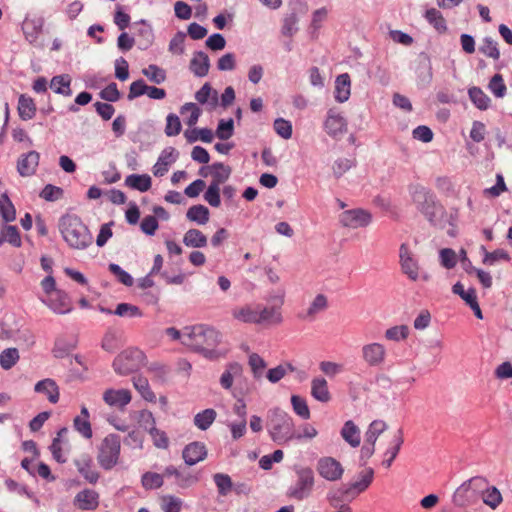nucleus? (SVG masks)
Returning <instances> with one entry per match:
<instances>
[{"instance_id": "f257e3e1", "label": "nucleus", "mask_w": 512, "mask_h": 512, "mask_svg": "<svg viewBox=\"0 0 512 512\" xmlns=\"http://www.w3.org/2000/svg\"><path fill=\"white\" fill-rule=\"evenodd\" d=\"M219 341V332L205 325L185 328L182 337V343L185 346L202 353L205 357H211L214 354Z\"/></svg>"}, {"instance_id": "f03ea898", "label": "nucleus", "mask_w": 512, "mask_h": 512, "mask_svg": "<svg viewBox=\"0 0 512 512\" xmlns=\"http://www.w3.org/2000/svg\"><path fill=\"white\" fill-rule=\"evenodd\" d=\"M59 230L72 249L83 250L93 242V236L88 227L76 215L62 216L59 221Z\"/></svg>"}, {"instance_id": "7ed1b4c3", "label": "nucleus", "mask_w": 512, "mask_h": 512, "mask_svg": "<svg viewBox=\"0 0 512 512\" xmlns=\"http://www.w3.org/2000/svg\"><path fill=\"white\" fill-rule=\"evenodd\" d=\"M267 430L271 439L279 445H284L295 437V425L292 417L278 408L268 412Z\"/></svg>"}, {"instance_id": "20e7f679", "label": "nucleus", "mask_w": 512, "mask_h": 512, "mask_svg": "<svg viewBox=\"0 0 512 512\" xmlns=\"http://www.w3.org/2000/svg\"><path fill=\"white\" fill-rule=\"evenodd\" d=\"M121 440L116 434L107 435L98 447L97 461L104 470H111L118 463Z\"/></svg>"}, {"instance_id": "39448f33", "label": "nucleus", "mask_w": 512, "mask_h": 512, "mask_svg": "<svg viewBox=\"0 0 512 512\" xmlns=\"http://www.w3.org/2000/svg\"><path fill=\"white\" fill-rule=\"evenodd\" d=\"M145 360L144 353L137 348H129L121 352L113 361L114 371L122 376L139 370Z\"/></svg>"}, {"instance_id": "423d86ee", "label": "nucleus", "mask_w": 512, "mask_h": 512, "mask_svg": "<svg viewBox=\"0 0 512 512\" xmlns=\"http://www.w3.org/2000/svg\"><path fill=\"white\" fill-rule=\"evenodd\" d=\"M315 483L311 468L305 467L297 471V480L289 490V497L301 501L310 496Z\"/></svg>"}, {"instance_id": "0eeeda50", "label": "nucleus", "mask_w": 512, "mask_h": 512, "mask_svg": "<svg viewBox=\"0 0 512 512\" xmlns=\"http://www.w3.org/2000/svg\"><path fill=\"white\" fill-rule=\"evenodd\" d=\"M399 264L401 272L410 280L417 281L419 279L420 266L407 243H402L399 247Z\"/></svg>"}, {"instance_id": "6e6552de", "label": "nucleus", "mask_w": 512, "mask_h": 512, "mask_svg": "<svg viewBox=\"0 0 512 512\" xmlns=\"http://www.w3.org/2000/svg\"><path fill=\"white\" fill-rule=\"evenodd\" d=\"M318 474L327 481H338L342 478L344 468L342 464L333 457H321L316 464Z\"/></svg>"}, {"instance_id": "1a4fd4ad", "label": "nucleus", "mask_w": 512, "mask_h": 512, "mask_svg": "<svg viewBox=\"0 0 512 512\" xmlns=\"http://www.w3.org/2000/svg\"><path fill=\"white\" fill-rule=\"evenodd\" d=\"M387 352L383 344L378 342L368 343L361 348V357L370 367H379L384 364Z\"/></svg>"}, {"instance_id": "9d476101", "label": "nucleus", "mask_w": 512, "mask_h": 512, "mask_svg": "<svg viewBox=\"0 0 512 512\" xmlns=\"http://www.w3.org/2000/svg\"><path fill=\"white\" fill-rule=\"evenodd\" d=\"M339 220L344 227L357 229L368 226L372 221V216L366 210L351 209L341 213Z\"/></svg>"}, {"instance_id": "9b49d317", "label": "nucleus", "mask_w": 512, "mask_h": 512, "mask_svg": "<svg viewBox=\"0 0 512 512\" xmlns=\"http://www.w3.org/2000/svg\"><path fill=\"white\" fill-rule=\"evenodd\" d=\"M166 478H174V485L180 489H187L195 485L199 481L197 474L189 471L181 470L174 465H168L164 468Z\"/></svg>"}, {"instance_id": "f8f14e48", "label": "nucleus", "mask_w": 512, "mask_h": 512, "mask_svg": "<svg viewBox=\"0 0 512 512\" xmlns=\"http://www.w3.org/2000/svg\"><path fill=\"white\" fill-rule=\"evenodd\" d=\"M208 451L203 442L194 441L187 444L182 451V458L186 465L194 466L207 458Z\"/></svg>"}, {"instance_id": "ddd939ff", "label": "nucleus", "mask_w": 512, "mask_h": 512, "mask_svg": "<svg viewBox=\"0 0 512 512\" xmlns=\"http://www.w3.org/2000/svg\"><path fill=\"white\" fill-rule=\"evenodd\" d=\"M410 192L413 203L416 205L417 209L424 214H429L435 204L433 194L419 185L411 187Z\"/></svg>"}, {"instance_id": "4468645a", "label": "nucleus", "mask_w": 512, "mask_h": 512, "mask_svg": "<svg viewBox=\"0 0 512 512\" xmlns=\"http://www.w3.org/2000/svg\"><path fill=\"white\" fill-rule=\"evenodd\" d=\"M42 301L57 314H66L72 310L71 300L62 290L54 292Z\"/></svg>"}, {"instance_id": "2eb2a0df", "label": "nucleus", "mask_w": 512, "mask_h": 512, "mask_svg": "<svg viewBox=\"0 0 512 512\" xmlns=\"http://www.w3.org/2000/svg\"><path fill=\"white\" fill-rule=\"evenodd\" d=\"M230 172V168L222 162H216L212 165L203 166L199 170L201 176L212 177L211 184H216L217 186H220V184L227 180Z\"/></svg>"}, {"instance_id": "dca6fc26", "label": "nucleus", "mask_w": 512, "mask_h": 512, "mask_svg": "<svg viewBox=\"0 0 512 512\" xmlns=\"http://www.w3.org/2000/svg\"><path fill=\"white\" fill-rule=\"evenodd\" d=\"M131 392L127 389H107L103 393V400L109 406L123 408L130 403Z\"/></svg>"}, {"instance_id": "f3484780", "label": "nucleus", "mask_w": 512, "mask_h": 512, "mask_svg": "<svg viewBox=\"0 0 512 512\" xmlns=\"http://www.w3.org/2000/svg\"><path fill=\"white\" fill-rule=\"evenodd\" d=\"M195 99L198 103L207 105L209 110L215 109L219 104L218 92L209 83H205L195 93Z\"/></svg>"}, {"instance_id": "a211bd4d", "label": "nucleus", "mask_w": 512, "mask_h": 512, "mask_svg": "<svg viewBox=\"0 0 512 512\" xmlns=\"http://www.w3.org/2000/svg\"><path fill=\"white\" fill-rule=\"evenodd\" d=\"M404 443V435L403 430L398 429L394 434L390 442V447L384 453V460L382 461V465L385 468H390L393 461L397 457L402 444Z\"/></svg>"}, {"instance_id": "6ab92c4d", "label": "nucleus", "mask_w": 512, "mask_h": 512, "mask_svg": "<svg viewBox=\"0 0 512 512\" xmlns=\"http://www.w3.org/2000/svg\"><path fill=\"white\" fill-rule=\"evenodd\" d=\"M328 308V298L324 294H317L311 301L310 305L304 310L299 317L304 320L312 321L316 316L324 312Z\"/></svg>"}, {"instance_id": "aec40b11", "label": "nucleus", "mask_w": 512, "mask_h": 512, "mask_svg": "<svg viewBox=\"0 0 512 512\" xmlns=\"http://www.w3.org/2000/svg\"><path fill=\"white\" fill-rule=\"evenodd\" d=\"M78 472L89 482L95 484L99 479V473L93 468V462L89 455H83L75 460Z\"/></svg>"}, {"instance_id": "412c9836", "label": "nucleus", "mask_w": 512, "mask_h": 512, "mask_svg": "<svg viewBox=\"0 0 512 512\" xmlns=\"http://www.w3.org/2000/svg\"><path fill=\"white\" fill-rule=\"evenodd\" d=\"M256 309V324L274 323L275 325H278L282 322V314L279 308L256 305Z\"/></svg>"}, {"instance_id": "4be33fe9", "label": "nucleus", "mask_w": 512, "mask_h": 512, "mask_svg": "<svg viewBox=\"0 0 512 512\" xmlns=\"http://www.w3.org/2000/svg\"><path fill=\"white\" fill-rule=\"evenodd\" d=\"M374 478V471L372 468H367L360 472L359 480L351 483L346 489V494H359L364 492L372 483Z\"/></svg>"}, {"instance_id": "5701e85b", "label": "nucleus", "mask_w": 512, "mask_h": 512, "mask_svg": "<svg viewBox=\"0 0 512 512\" xmlns=\"http://www.w3.org/2000/svg\"><path fill=\"white\" fill-rule=\"evenodd\" d=\"M311 395L312 397L322 403H327L331 400V393L329 392L328 383L323 377H315L311 381Z\"/></svg>"}, {"instance_id": "b1692460", "label": "nucleus", "mask_w": 512, "mask_h": 512, "mask_svg": "<svg viewBox=\"0 0 512 512\" xmlns=\"http://www.w3.org/2000/svg\"><path fill=\"white\" fill-rule=\"evenodd\" d=\"M210 68V60L208 55L203 51L194 54L190 61V70L197 77H204L208 74Z\"/></svg>"}, {"instance_id": "393cba45", "label": "nucleus", "mask_w": 512, "mask_h": 512, "mask_svg": "<svg viewBox=\"0 0 512 512\" xmlns=\"http://www.w3.org/2000/svg\"><path fill=\"white\" fill-rule=\"evenodd\" d=\"M89 418L90 414L87 407L82 406L80 415L76 416L73 420L75 430L86 439H90L93 435Z\"/></svg>"}, {"instance_id": "a878e982", "label": "nucleus", "mask_w": 512, "mask_h": 512, "mask_svg": "<svg viewBox=\"0 0 512 512\" xmlns=\"http://www.w3.org/2000/svg\"><path fill=\"white\" fill-rule=\"evenodd\" d=\"M324 126L329 135L336 136L345 131L346 121L340 114L329 110Z\"/></svg>"}, {"instance_id": "bb28decb", "label": "nucleus", "mask_w": 512, "mask_h": 512, "mask_svg": "<svg viewBox=\"0 0 512 512\" xmlns=\"http://www.w3.org/2000/svg\"><path fill=\"white\" fill-rule=\"evenodd\" d=\"M34 390L37 393L45 394L48 400L53 404L57 403L59 400V388L56 382L50 378L37 382Z\"/></svg>"}, {"instance_id": "cd10ccee", "label": "nucleus", "mask_w": 512, "mask_h": 512, "mask_svg": "<svg viewBox=\"0 0 512 512\" xmlns=\"http://www.w3.org/2000/svg\"><path fill=\"white\" fill-rule=\"evenodd\" d=\"M233 319L242 322L256 324L257 309L253 305L236 306L231 311Z\"/></svg>"}, {"instance_id": "c85d7f7f", "label": "nucleus", "mask_w": 512, "mask_h": 512, "mask_svg": "<svg viewBox=\"0 0 512 512\" xmlns=\"http://www.w3.org/2000/svg\"><path fill=\"white\" fill-rule=\"evenodd\" d=\"M98 493L85 489L75 496L76 505L82 510H92L98 506Z\"/></svg>"}, {"instance_id": "c756f323", "label": "nucleus", "mask_w": 512, "mask_h": 512, "mask_svg": "<svg viewBox=\"0 0 512 512\" xmlns=\"http://www.w3.org/2000/svg\"><path fill=\"white\" fill-rule=\"evenodd\" d=\"M351 81L347 73L340 74L335 81V99L343 103L350 97Z\"/></svg>"}, {"instance_id": "7c9ffc66", "label": "nucleus", "mask_w": 512, "mask_h": 512, "mask_svg": "<svg viewBox=\"0 0 512 512\" xmlns=\"http://www.w3.org/2000/svg\"><path fill=\"white\" fill-rule=\"evenodd\" d=\"M341 436L348 444L354 448L360 445V429L352 420H348L344 423L341 429Z\"/></svg>"}, {"instance_id": "2f4dec72", "label": "nucleus", "mask_w": 512, "mask_h": 512, "mask_svg": "<svg viewBox=\"0 0 512 512\" xmlns=\"http://www.w3.org/2000/svg\"><path fill=\"white\" fill-rule=\"evenodd\" d=\"M206 235L198 229H189L183 236V243L191 248H203L207 246Z\"/></svg>"}, {"instance_id": "473e14b6", "label": "nucleus", "mask_w": 512, "mask_h": 512, "mask_svg": "<svg viewBox=\"0 0 512 512\" xmlns=\"http://www.w3.org/2000/svg\"><path fill=\"white\" fill-rule=\"evenodd\" d=\"M18 114L24 121L30 120L35 116L36 106L31 97L24 94L20 95L18 100Z\"/></svg>"}, {"instance_id": "72a5a7b5", "label": "nucleus", "mask_w": 512, "mask_h": 512, "mask_svg": "<svg viewBox=\"0 0 512 512\" xmlns=\"http://www.w3.org/2000/svg\"><path fill=\"white\" fill-rule=\"evenodd\" d=\"M71 77L68 74L54 76L50 82V88L57 94L71 96Z\"/></svg>"}, {"instance_id": "f704fd0d", "label": "nucleus", "mask_w": 512, "mask_h": 512, "mask_svg": "<svg viewBox=\"0 0 512 512\" xmlns=\"http://www.w3.org/2000/svg\"><path fill=\"white\" fill-rule=\"evenodd\" d=\"M42 20L40 19H25L22 25V30L25 38L30 43H35L42 30Z\"/></svg>"}, {"instance_id": "c9c22d12", "label": "nucleus", "mask_w": 512, "mask_h": 512, "mask_svg": "<svg viewBox=\"0 0 512 512\" xmlns=\"http://www.w3.org/2000/svg\"><path fill=\"white\" fill-rule=\"evenodd\" d=\"M125 184L132 189L146 192L151 188V177L147 174H132L125 179Z\"/></svg>"}, {"instance_id": "e433bc0d", "label": "nucleus", "mask_w": 512, "mask_h": 512, "mask_svg": "<svg viewBox=\"0 0 512 512\" xmlns=\"http://www.w3.org/2000/svg\"><path fill=\"white\" fill-rule=\"evenodd\" d=\"M134 388L139 392V394L148 402H156V395L151 390L149 382L147 378L143 376H135L132 379Z\"/></svg>"}, {"instance_id": "4c0bfd02", "label": "nucleus", "mask_w": 512, "mask_h": 512, "mask_svg": "<svg viewBox=\"0 0 512 512\" xmlns=\"http://www.w3.org/2000/svg\"><path fill=\"white\" fill-rule=\"evenodd\" d=\"M299 18L295 11L287 13L282 19L281 34L292 38L299 30Z\"/></svg>"}, {"instance_id": "58836bf2", "label": "nucleus", "mask_w": 512, "mask_h": 512, "mask_svg": "<svg viewBox=\"0 0 512 512\" xmlns=\"http://www.w3.org/2000/svg\"><path fill=\"white\" fill-rule=\"evenodd\" d=\"M184 136L188 143H194L198 140H201L206 143H210L214 138V134H213L212 130L208 129V128L187 129L184 132Z\"/></svg>"}, {"instance_id": "ea45409f", "label": "nucleus", "mask_w": 512, "mask_h": 512, "mask_svg": "<svg viewBox=\"0 0 512 512\" xmlns=\"http://www.w3.org/2000/svg\"><path fill=\"white\" fill-rule=\"evenodd\" d=\"M209 214V209L206 206L199 204L191 206L186 213V217L192 222L204 225L209 221Z\"/></svg>"}, {"instance_id": "a19ab883", "label": "nucleus", "mask_w": 512, "mask_h": 512, "mask_svg": "<svg viewBox=\"0 0 512 512\" xmlns=\"http://www.w3.org/2000/svg\"><path fill=\"white\" fill-rule=\"evenodd\" d=\"M165 478L164 470L162 473L145 472L141 477V483L146 490L159 489L163 486Z\"/></svg>"}, {"instance_id": "79ce46f5", "label": "nucleus", "mask_w": 512, "mask_h": 512, "mask_svg": "<svg viewBox=\"0 0 512 512\" xmlns=\"http://www.w3.org/2000/svg\"><path fill=\"white\" fill-rule=\"evenodd\" d=\"M475 500L476 496L472 493L466 482L460 485L453 495V502L458 506H466Z\"/></svg>"}, {"instance_id": "37998d69", "label": "nucleus", "mask_w": 512, "mask_h": 512, "mask_svg": "<svg viewBox=\"0 0 512 512\" xmlns=\"http://www.w3.org/2000/svg\"><path fill=\"white\" fill-rule=\"evenodd\" d=\"M102 311H104L108 314H115L120 317L133 318V317H142L143 316V313L139 309V307L132 305L130 303H119L116 306V309L114 311L104 310V309H102Z\"/></svg>"}, {"instance_id": "c03bdc74", "label": "nucleus", "mask_w": 512, "mask_h": 512, "mask_svg": "<svg viewBox=\"0 0 512 512\" xmlns=\"http://www.w3.org/2000/svg\"><path fill=\"white\" fill-rule=\"evenodd\" d=\"M242 372V367L238 363H231L227 366L220 377V385L224 389H230L233 385L234 378Z\"/></svg>"}, {"instance_id": "a18cd8bd", "label": "nucleus", "mask_w": 512, "mask_h": 512, "mask_svg": "<svg viewBox=\"0 0 512 512\" xmlns=\"http://www.w3.org/2000/svg\"><path fill=\"white\" fill-rule=\"evenodd\" d=\"M217 413L214 409L208 408L199 413L194 417V424L200 430H207L212 423L215 421Z\"/></svg>"}, {"instance_id": "49530a36", "label": "nucleus", "mask_w": 512, "mask_h": 512, "mask_svg": "<svg viewBox=\"0 0 512 512\" xmlns=\"http://www.w3.org/2000/svg\"><path fill=\"white\" fill-rule=\"evenodd\" d=\"M388 428V425L383 420H374L370 423L367 431L365 432V442L376 444L378 437Z\"/></svg>"}, {"instance_id": "de8ad7c7", "label": "nucleus", "mask_w": 512, "mask_h": 512, "mask_svg": "<svg viewBox=\"0 0 512 512\" xmlns=\"http://www.w3.org/2000/svg\"><path fill=\"white\" fill-rule=\"evenodd\" d=\"M468 95L472 103L480 110L488 109L490 98L479 87H471L468 89Z\"/></svg>"}, {"instance_id": "09e8293b", "label": "nucleus", "mask_w": 512, "mask_h": 512, "mask_svg": "<svg viewBox=\"0 0 512 512\" xmlns=\"http://www.w3.org/2000/svg\"><path fill=\"white\" fill-rule=\"evenodd\" d=\"M425 19L431 24L438 32L442 33L447 30L446 21L442 13L435 9L430 8L425 13Z\"/></svg>"}, {"instance_id": "8fccbe9b", "label": "nucleus", "mask_w": 512, "mask_h": 512, "mask_svg": "<svg viewBox=\"0 0 512 512\" xmlns=\"http://www.w3.org/2000/svg\"><path fill=\"white\" fill-rule=\"evenodd\" d=\"M248 364L251 368L254 379L260 380L263 377L264 371L267 367L265 360L257 353H252L249 356Z\"/></svg>"}, {"instance_id": "3c124183", "label": "nucleus", "mask_w": 512, "mask_h": 512, "mask_svg": "<svg viewBox=\"0 0 512 512\" xmlns=\"http://www.w3.org/2000/svg\"><path fill=\"white\" fill-rule=\"evenodd\" d=\"M484 252L483 263L485 265L493 266L498 261H509V254L503 249H496L493 252H488L484 246L481 247Z\"/></svg>"}, {"instance_id": "603ef678", "label": "nucleus", "mask_w": 512, "mask_h": 512, "mask_svg": "<svg viewBox=\"0 0 512 512\" xmlns=\"http://www.w3.org/2000/svg\"><path fill=\"white\" fill-rule=\"evenodd\" d=\"M180 112L182 115L189 113L188 117L185 118V124L189 126L191 129L194 128L201 115V110L199 109V107L195 103H185L181 107Z\"/></svg>"}, {"instance_id": "864d4df0", "label": "nucleus", "mask_w": 512, "mask_h": 512, "mask_svg": "<svg viewBox=\"0 0 512 512\" xmlns=\"http://www.w3.org/2000/svg\"><path fill=\"white\" fill-rule=\"evenodd\" d=\"M183 501L173 495H163L160 497V507L164 512H180Z\"/></svg>"}, {"instance_id": "5fc2aeb1", "label": "nucleus", "mask_w": 512, "mask_h": 512, "mask_svg": "<svg viewBox=\"0 0 512 512\" xmlns=\"http://www.w3.org/2000/svg\"><path fill=\"white\" fill-rule=\"evenodd\" d=\"M19 360V352L16 348H7L0 353V366L4 370L11 369Z\"/></svg>"}, {"instance_id": "6e6d98bb", "label": "nucleus", "mask_w": 512, "mask_h": 512, "mask_svg": "<svg viewBox=\"0 0 512 512\" xmlns=\"http://www.w3.org/2000/svg\"><path fill=\"white\" fill-rule=\"evenodd\" d=\"M142 73L149 79V81L155 84H161L166 80L165 70L155 64H151L144 68Z\"/></svg>"}, {"instance_id": "4d7b16f0", "label": "nucleus", "mask_w": 512, "mask_h": 512, "mask_svg": "<svg viewBox=\"0 0 512 512\" xmlns=\"http://www.w3.org/2000/svg\"><path fill=\"white\" fill-rule=\"evenodd\" d=\"M479 51L485 56L490 57L494 60H498L500 58L498 44L491 37H485L483 39V42L479 47Z\"/></svg>"}, {"instance_id": "13d9d810", "label": "nucleus", "mask_w": 512, "mask_h": 512, "mask_svg": "<svg viewBox=\"0 0 512 512\" xmlns=\"http://www.w3.org/2000/svg\"><path fill=\"white\" fill-rule=\"evenodd\" d=\"M0 214L6 222L14 221L16 218L15 208L6 194L0 197Z\"/></svg>"}, {"instance_id": "bf43d9fd", "label": "nucleus", "mask_w": 512, "mask_h": 512, "mask_svg": "<svg viewBox=\"0 0 512 512\" xmlns=\"http://www.w3.org/2000/svg\"><path fill=\"white\" fill-rule=\"evenodd\" d=\"M409 327L407 325H398L388 328L385 331V338L389 341H402L408 338Z\"/></svg>"}, {"instance_id": "052dcab7", "label": "nucleus", "mask_w": 512, "mask_h": 512, "mask_svg": "<svg viewBox=\"0 0 512 512\" xmlns=\"http://www.w3.org/2000/svg\"><path fill=\"white\" fill-rule=\"evenodd\" d=\"M483 502L495 509L502 502V495L496 487L486 488L482 494Z\"/></svg>"}, {"instance_id": "680f3d73", "label": "nucleus", "mask_w": 512, "mask_h": 512, "mask_svg": "<svg viewBox=\"0 0 512 512\" xmlns=\"http://www.w3.org/2000/svg\"><path fill=\"white\" fill-rule=\"evenodd\" d=\"M288 371H294V367L291 364L278 365L275 368L269 369L266 377L271 383H277L285 377Z\"/></svg>"}, {"instance_id": "e2e57ef3", "label": "nucleus", "mask_w": 512, "mask_h": 512, "mask_svg": "<svg viewBox=\"0 0 512 512\" xmlns=\"http://www.w3.org/2000/svg\"><path fill=\"white\" fill-rule=\"evenodd\" d=\"M3 235V239H5L6 242L13 245L14 247H20L22 244L21 236L19 233V230L16 226L8 225L5 226L1 232Z\"/></svg>"}, {"instance_id": "0e129e2a", "label": "nucleus", "mask_w": 512, "mask_h": 512, "mask_svg": "<svg viewBox=\"0 0 512 512\" xmlns=\"http://www.w3.org/2000/svg\"><path fill=\"white\" fill-rule=\"evenodd\" d=\"M291 404L293 407L294 412L299 415L303 419H309L310 418V410L307 405V402L304 398L293 395L291 397Z\"/></svg>"}, {"instance_id": "69168bd1", "label": "nucleus", "mask_w": 512, "mask_h": 512, "mask_svg": "<svg viewBox=\"0 0 512 512\" xmlns=\"http://www.w3.org/2000/svg\"><path fill=\"white\" fill-rule=\"evenodd\" d=\"M214 482L218 488L219 494L225 496L232 489V480L229 475L223 473H216L213 476Z\"/></svg>"}, {"instance_id": "338daca9", "label": "nucleus", "mask_w": 512, "mask_h": 512, "mask_svg": "<svg viewBox=\"0 0 512 512\" xmlns=\"http://www.w3.org/2000/svg\"><path fill=\"white\" fill-rule=\"evenodd\" d=\"M488 88L498 98L504 97L507 90L504 80L500 74H495L491 78Z\"/></svg>"}, {"instance_id": "774afa93", "label": "nucleus", "mask_w": 512, "mask_h": 512, "mask_svg": "<svg viewBox=\"0 0 512 512\" xmlns=\"http://www.w3.org/2000/svg\"><path fill=\"white\" fill-rule=\"evenodd\" d=\"M275 132L283 139H289L292 136V124L284 118H277L273 124Z\"/></svg>"}]
</instances>
